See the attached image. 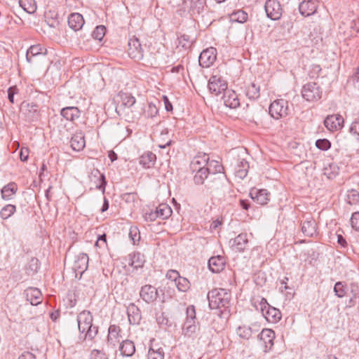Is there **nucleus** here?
<instances>
[{
    "label": "nucleus",
    "instance_id": "7c9ffc66",
    "mask_svg": "<svg viewBox=\"0 0 359 359\" xmlns=\"http://www.w3.org/2000/svg\"><path fill=\"white\" fill-rule=\"evenodd\" d=\"M195 171L196 172L194 177V181L196 184H204L210 176L205 167H198V169Z\"/></svg>",
    "mask_w": 359,
    "mask_h": 359
},
{
    "label": "nucleus",
    "instance_id": "0eeeda50",
    "mask_svg": "<svg viewBox=\"0 0 359 359\" xmlns=\"http://www.w3.org/2000/svg\"><path fill=\"white\" fill-rule=\"evenodd\" d=\"M208 88L211 93L218 95L224 93L227 89V83L218 76H212L208 81Z\"/></svg>",
    "mask_w": 359,
    "mask_h": 359
},
{
    "label": "nucleus",
    "instance_id": "9b49d317",
    "mask_svg": "<svg viewBox=\"0 0 359 359\" xmlns=\"http://www.w3.org/2000/svg\"><path fill=\"white\" fill-rule=\"evenodd\" d=\"M257 337L261 341H262L264 346V352H267L273 346L275 332L271 329H264L257 335Z\"/></svg>",
    "mask_w": 359,
    "mask_h": 359
},
{
    "label": "nucleus",
    "instance_id": "37998d69",
    "mask_svg": "<svg viewBox=\"0 0 359 359\" xmlns=\"http://www.w3.org/2000/svg\"><path fill=\"white\" fill-rule=\"evenodd\" d=\"M148 359H163L164 351L162 348H155L151 346L148 351Z\"/></svg>",
    "mask_w": 359,
    "mask_h": 359
},
{
    "label": "nucleus",
    "instance_id": "f8f14e48",
    "mask_svg": "<svg viewBox=\"0 0 359 359\" xmlns=\"http://www.w3.org/2000/svg\"><path fill=\"white\" fill-rule=\"evenodd\" d=\"M344 118L339 114L327 116L324 120L325 126L330 131L341 129L343 126Z\"/></svg>",
    "mask_w": 359,
    "mask_h": 359
},
{
    "label": "nucleus",
    "instance_id": "0e129e2a",
    "mask_svg": "<svg viewBox=\"0 0 359 359\" xmlns=\"http://www.w3.org/2000/svg\"><path fill=\"white\" fill-rule=\"evenodd\" d=\"M156 322L159 325H170L169 319L164 315V313H161V315L156 317Z\"/></svg>",
    "mask_w": 359,
    "mask_h": 359
},
{
    "label": "nucleus",
    "instance_id": "603ef678",
    "mask_svg": "<svg viewBox=\"0 0 359 359\" xmlns=\"http://www.w3.org/2000/svg\"><path fill=\"white\" fill-rule=\"evenodd\" d=\"M237 334L240 337L248 339L252 334V330L249 326H239L237 329Z\"/></svg>",
    "mask_w": 359,
    "mask_h": 359
},
{
    "label": "nucleus",
    "instance_id": "864d4df0",
    "mask_svg": "<svg viewBox=\"0 0 359 359\" xmlns=\"http://www.w3.org/2000/svg\"><path fill=\"white\" fill-rule=\"evenodd\" d=\"M92 175H93L95 177H98V179L100 182V183L97 185V188L100 190H102V191L104 192V189H105V187L107 185V182H106V180H105V176L103 173H100V172L96 169V170H94L93 172H92Z\"/></svg>",
    "mask_w": 359,
    "mask_h": 359
},
{
    "label": "nucleus",
    "instance_id": "473e14b6",
    "mask_svg": "<svg viewBox=\"0 0 359 359\" xmlns=\"http://www.w3.org/2000/svg\"><path fill=\"white\" fill-rule=\"evenodd\" d=\"M205 168L207 169L210 175L215 176H217L218 173L223 172L224 170L223 165L219 161L215 160L210 161L209 158Z\"/></svg>",
    "mask_w": 359,
    "mask_h": 359
},
{
    "label": "nucleus",
    "instance_id": "9d476101",
    "mask_svg": "<svg viewBox=\"0 0 359 359\" xmlns=\"http://www.w3.org/2000/svg\"><path fill=\"white\" fill-rule=\"evenodd\" d=\"M128 53L134 60H140L143 59V49L137 38L134 37L129 40Z\"/></svg>",
    "mask_w": 359,
    "mask_h": 359
},
{
    "label": "nucleus",
    "instance_id": "20e7f679",
    "mask_svg": "<svg viewBox=\"0 0 359 359\" xmlns=\"http://www.w3.org/2000/svg\"><path fill=\"white\" fill-rule=\"evenodd\" d=\"M269 114L275 119L285 117L289 114L288 102L284 99H278L269 106Z\"/></svg>",
    "mask_w": 359,
    "mask_h": 359
},
{
    "label": "nucleus",
    "instance_id": "393cba45",
    "mask_svg": "<svg viewBox=\"0 0 359 359\" xmlns=\"http://www.w3.org/2000/svg\"><path fill=\"white\" fill-rule=\"evenodd\" d=\"M70 146L74 151H79L83 149L86 146V141L83 133H76L72 135Z\"/></svg>",
    "mask_w": 359,
    "mask_h": 359
},
{
    "label": "nucleus",
    "instance_id": "6ab92c4d",
    "mask_svg": "<svg viewBox=\"0 0 359 359\" xmlns=\"http://www.w3.org/2000/svg\"><path fill=\"white\" fill-rule=\"evenodd\" d=\"M225 264V259L221 255L212 257L208 260V267L213 273L221 272L224 269Z\"/></svg>",
    "mask_w": 359,
    "mask_h": 359
},
{
    "label": "nucleus",
    "instance_id": "338daca9",
    "mask_svg": "<svg viewBox=\"0 0 359 359\" xmlns=\"http://www.w3.org/2000/svg\"><path fill=\"white\" fill-rule=\"evenodd\" d=\"M186 320H196V311L195 307L192 305L189 306L187 309V318Z\"/></svg>",
    "mask_w": 359,
    "mask_h": 359
},
{
    "label": "nucleus",
    "instance_id": "ddd939ff",
    "mask_svg": "<svg viewBox=\"0 0 359 359\" xmlns=\"http://www.w3.org/2000/svg\"><path fill=\"white\" fill-rule=\"evenodd\" d=\"M229 243L236 251L244 252L248 244V235L245 233H240L236 238L231 239Z\"/></svg>",
    "mask_w": 359,
    "mask_h": 359
},
{
    "label": "nucleus",
    "instance_id": "5701e85b",
    "mask_svg": "<svg viewBox=\"0 0 359 359\" xmlns=\"http://www.w3.org/2000/svg\"><path fill=\"white\" fill-rule=\"evenodd\" d=\"M223 177H219L215 175H210L209 179L203 184L205 188L211 194L215 191L219 189L224 182Z\"/></svg>",
    "mask_w": 359,
    "mask_h": 359
},
{
    "label": "nucleus",
    "instance_id": "6e6552de",
    "mask_svg": "<svg viewBox=\"0 0 359 359\" xmlns=\"http://www.w3.org/2000/svg\"><path fill=\"white\" fill-rule=\"evenodd\" d=\"M264 8L267 17L271 20H278L282 15L280 4L276 0H267Z\"/></svg>",
    "mask_w": 359,
    "mask_h": 359
},
{
    "label": "nucleus",
    "instance_id": "1a4fd4ad",
    "mask_svg": "<svg viewBox=\"0 0 359 359\" xmlns=\"http://www.w3.org/2000/svg\"><path fill=\"white\" fill-rule=\"evenodd\" d=\"M140 296L146 303L152 304L158 297V290L154 286L147 284L141 287Z\"/></svg>",
    "mask_w": 359,
    "mask_h": 359
},
{
    "label": "nucleus",
    "instance_id": "bf43d9fd",
    "mask_svg": "<svg viewBox=\"0 0 359 359\" xmlns=\"http://www.w3.org/2000/svg\"><path fill=\"white\" fill-rule=\"evenodd\" d=\"M8 99L9 102L13 104L14 102V95L19 93V90L16 86H11L8 88Z\"/></svg>",
    "mask_w": 359,
    "mask_h": 359
},
{
    "label": "nucleus",
    "instance_id": "e2e57ef3",
    "mask_svg": "<svg viewBox=\"0 0 359 359\" xmlns=\"http://www.w3.org/2000/svg\"><path fill=\"white\" fill-rule=\"evenodd\" d=\"M166 278L171 281L176 282L177 279L180 277V273L176 270H168L166 275Z\"/></svg>",
    "mask_w": 359,
    "mask_h": 359
},
{
    "label": "nucleus",
    "instance_id": "a878e982",
    "mask_svg": "<svg viewBox=\"0 0 359 359\" xmlns=\"http://www.w3.org/2000/svg\"><path fill=\"white\" fill-rule=\"evenodd\" d=\"M317 224L313 218H309L303 222L302 224V231L305 236L313 237L316 234Z\"/></svg>",
    "mask_w": 359,
    "mask_h": 359
},
{
    "label": "nucleus",
    "instance_id": "bb28decb",
    "mask_svg": "<svg viewBox=\"0 0 359 359\" xmlns=\"http://www.w3.org/2000/svg\"><path fill=\"white\" fill-rule=\"evenodd\" d=\"M299 10L303 16H310L316 13V4L313 1H303L299 4Z\"/></svg>",
    "mask_w": 359,
    "mask_h": 359
},
{
    "label": "nucleus",
    "instance_id": "8fccbe9b",
    "mask_svg": "<svg viewBox=\"0 0 359 359\" xmlns=\"http://www.w3.org/2000/svg\"><path fill=\"white\" fill-rule=\"evenodd\" d=\"M158 109L154 102H149L146 109H144V115L147 118H153L157 116Z\"/></svg>",
    "mask_w": 359,
    "mask_h": 359
},
{
    "label": "nucleus",
    "instance_id": "aec40b11",
    "mask_svg": "<svg viewBox=\"0 0 359 359\" xmlns=\"http://www.w3.org/2000/svg\"><path fill=\"white\" fill-rule=\"evenodd\" d=\"M26 299L33 306H36L42 302L41 292L36 287H29L25 291Z\"/></svg>",
    "mask_w": 359,
    "mask_h": 359
},
{
    "label": "nucleus",
    "instance_id": "c9c22d12",
    "mask_svg": "<svg viewBox=\"0 0 359 359\" xmlns=\"http://www.w3.org/2000/svg\"><path fill=\"white\" fill-rule=\"evenodd\" d=\"M209 156L207 154L196 156L191 163V168L194 172L198 167H205L208 163Z\"/></svg>",
    "mask_w": 359,
    "mask_h": 359
},
{
    "label": "nucleus",
    "instance_id": "39448f33",
    "mask_svg": "<svg viewBox=\"0 0 359 359\" xmlns=\"http://www.w3.org/2000/svg\"><path fill=\"white\" fill-rule=\"evenodd\" d=\"M302 95L306 101L315 102L321 98L322 90L316 83H308L303 86Z\"/></svg>",
    "mask_w": 359,
    "mask_h": 359
},
{
    "label": "nucleus",
    "instance_id": "c85d7f7f",
    "mask_svg": "<svg viewBox=\"0 0 359 359\" xmlns=\"http://www.w3.org/2000/svg\"><path fill=\"white\" fill-rule=\"evenodd\" d=\"M46 55L47 50L40 44L31 46L26 53V60L28 62H32V57L39 55Z\"/></svg>",
    "mask_w": 359,
    "mask_h": 359
},
{
    "label": "nucleus",
    "instance_id": "f03ea898",
    "mask_svg": "<svg viewBox=\"0 0 359 359\" xmlns=\"http://www.w3.org/2000/svg\"><path fill=\"white\" fill-rule=\"evenodd\" d=\"M93 315L89 311H83L77 316L79 332L86 333V338L93 339L98 333V327L93 325Z\"/></svg>",
    "mask_w": 359,
    "mask_h": 359
},
{
    "label": "nucleus",
    "instance_id": "c03bdc74",
    "mask_svg": "<svg viewBox=\"0 0 359 359\" xmlns=\"http://www.w3.org/2000/svg\"><path fill=\"white\" fill-rule=\"evenodd\" d=\"M324 175L329 179L334 178L339 173V167L335 163H330L324 168Z\"/></svg>",
    "mask_w": 359,
    "mask_h": 359
},
{
    "label": "nucleus",
    "instance_id": "13d9d810",
    "mask_svg": "<svg viewBox=\"0 0 359 359\" xmlns=\"http://www.w3.org/2000/svg\"><path fill=\"white\" fill-rule=\"evenodd\" d=\"M349 132L351 134L357 135L359 138V116L355 118L354 121L352 122L351 127L349 128Z\"/></svg>",
    "mask_w": 359,
    "mask_h": 359
},
{
    "label": "nucleus",
    "instance_id": "a19ab883",
    "mask_svg": "<svg viewBox=\"0 0 359 359\" xmlns=\"http://www.w3.org/2000/svg\"><path fill=\"white\" fill-rule=\"evenodd\" d=\"M40 267V263L38 259L35 257L31 258L27 266L26 267V273L29 276H33L38 272Z\"/></svg>",
    "mask_w": 359,
    "mask_h": 359
},
{
    "label": "nucleus",
    "instance_id": "423d86ee",
    "mask_svg": "<svg viewBox=\"0 0 359 359\" xmlns=\"http://www.w3.org/2000/svg\"><path fill=\"white\" fill-rule=\"evenodd\" d=\"M217 58V49L210 47L203 50L198 57L199 65L203 68L210 67L215 62Z\"/></svg>",
    "mask_w": 359,
    "mask_h": 359
},
{
    "label": "nucleus",
    "instance_id": "e433bc0d",
    "mask_svg": "<svg viewBox=\"0 0 359 359\" xmlns=\"http://www.w3.org/2000/svg\"><path fill=\"white\" fill-rule=\"evenodd\" d=\"M156 155L151 151H148L142 154L140 159V163L144 168H149L154 165L156 161Z\"/></svg>",
    "mask_w": 359,
    "mask_h": 359
},
{
    "label": "nucleus",
    "instance_id": "09e8293b",
    "mask_svg": "<svg viewBox=\"0 0 359 359\" xmlns=\"http://www.w3.org/2000/svg\"><path fill=\"white\" fill-rule=\"evenodd\" d=\"M175 285L180 292H187L190 288V283L189 280L181 276L175 283Z\"/></svg>",
    "mask_w": 359,
    "mask_h": 359
},
{
    "label": "nucleus",
    "instance_id": "de8ad7c7",
    "mask_svg": "<svg viewBox=\"0 0 359 359\" xmlns=\"http://www.w3.org/2000/svg\"><path fill=\"white\" fill-rule=\"evenodd\" d=\"M16 210V207L14 205L8 204L5 205L0 212V217L3 219L9 218Z\"/></svg>",
    "mask_w": 359,
    "mask_h": 359
},
{
    "label": "nucleus",
    "instance_id": "680f3d73",
    "mask_svg": "<svg viewBox=\"0 0 359 359\" xmlns=\"http://www.w3.org/2000/svg\"><path fill=\"white\" fill-rule=\"evenodd\" d=\"M129 236L133 242V244H135L136 242H138L140 239V233L137 228H130L129 232Z\"/></svg>",
    "mask_w": 359,
    "mask_h": 359
},
{
    "label": "nucleus",
    "instance_id": "4be33fe9",
    "mask_svg": "<svg viewBox=\"0 0 359 359\" xmlns=\"http://www.w3.org/2000/svg\"><path fill=\"white\" fill-rule=\"evenodd\" d=\"M248 169V162L244 158H241L238 156L237 163L234 168L236 176L241 180L244 179L247 176Z\"/></svg>",
    "mask_w": 359,
    "mask_h": 359
},
{
    "label": "nucleus",
    "instance_id": "58836bf2",
    "mask_svg": "<svg viewBox=\"0 0 359 359\" xmlns=\"http://www.w3.org/2000/svg\"><path fill=\"white\" fill-rule=\"evenodd\" d=\"M260 88L259 86L256 85L255 83H251L246 88V96L250 100H257L259 97Z\"/></svg>",
    "mask_w": 359,
    "mask_h": 359
},
{
    "label": "nucleus",
    "instance_id": "69168bd1",
    "mask_svg": "<svg viewBox=\"0 0 359 359\" xmlns=\"http://www.w3.org/2000/svg\"><path fill=\"white\" fill-rule=\"evenodd\" d=\"M91 357L93 359H108V357L104 353L97 349H94L92 351Z\"/></svg>",
    "mask_w": 359,
    "mask_h": 359
},
{
    "label": "nucleus",
    "instance_id": "6e6d98bb",
    "mask_svg": "<svg viewBox=\"0 0 359 359\" xmlns=\"http://www.w3.org/2000/svg\"><path fill=\"white\" fill-rule=\"evenodd\" d=\"M316 146L320 150L326 151L330 148L331 143L327 139H319L316 140Z\"/></svg>",
    "mask_w": 359,
    "mask_h": 359
},
{
    "label": "nucleus",
    "instance_id": "5fc2aeb1",
    "mask_svg": "<svg viewBox=\"0 0 359 359\" xmlns=\"http://www.w3.org/2000/svg\"><path fill=\"white\" fill-rule=\"evenodd\" d=\"M346 201L350 205H354L359 201V194L355 190H351L347 195Z\"/></svg>",
    "mask_w": 359,
    "mask_h": 359
},
{
    "label": "nucleus",
    "instance_id": "7ed1b4c3",
    "mask_svg": "<svg viewBox=\"0 0 359 359\" xmlns=\"http://www.w3.org/2000/svg\"><path fill=\"white\" fill-rule=\"evenodd\" d=\"M256 309H259L265 319L271 323H278L282 317L281 312L276 308L270 306L265 298H262L259 302V306L255 305Z\"/></svg>",
    "mask_w": 359,
    "mask_h": 359
},
{
    "label": "nucleus",
    "instance_id": "412c9836",
    "mask_svg": "<svg viewBox=\"0 0 359 359\" xmlns=\"http://www.w3.org/2000/svg\"><path fill=\"white\" fill-rule=\"evenodd\" d=\"M60 115L66 120L74 122L80 118L81 111L76 107H67L61 109Z\"/></svg>",
    "mask_w": 359,
    "mask_h": 359
},
{
    "label": "nucleus",
    "instance_id": "a18cd8bd",
    "mask_svg": "<svg viewBox=\"0 0 359 359\" xmlns=\"http://www.w3.org/2000/svg\"><path fill=\"white\" fill-rule=\"evenodd\" d=\"M120 97L121 100V106L125 107H131L135 104L136 102L135 97H133L131 94L121 93L120 95Z\"/></svg>",
    "mask_w": 359,
    "mask_h": 359
},
{
    "label": "nucleus",
    "instance_id": "2eb2a0df",
    "mask_svg": "<svg viewBox=\"0 0 359 359\" xmlns=\"http://www.w3.org/2000/svg\"><path fill=\"white\" fill-rule=\"evenodd\" d=\"M224 104L230 109H236L240 106V102L236 93L233 90H227L222 96Z\"/></svg>",
    "mask_w": 359,
    "mask_h": 359
},
{
    "label": "nucleus",
    "instance_id": "3c124183",
    "mask_svg": "<svg viewBox=\"0 0 359 359\" xmlns=\"http://www.w3.org/2000/svg\"><path fill=\"white\" fill-rule=\"evenodd\" d=\"M106 34V27L103 25H97L92 32V37L97 41H102Z\"/></svg>",
    "mask_w": 359,
    "mask_h": 359
},
{
    "label": "nucleus",
    "instance_id": "c756f323",
    "mask_svg": "<svg viewBox=\"0 0 359 359\" xmlns=\"http://www.w3.org/2000/svg\"><path fill=\"white\" fill-rule=\"evenodd\" d=\"M25 114L29 121H37L40 116L39 106L34 103H27Z\"/></svg>",
    "mask_w": 359,
    "mask_h": 359
},
{
    "label": "nucleus",
    "instance_id": "49530a36",
    "mask_svg": "<svg viewBox=\"0 0 359 359\" xmlns=\"http://www.w3.org/2000/svg\"><path fill=\"white\" fill-rule=\"evenodd\" d=\"M346 285L342 281L337 282L334 286V292L339 298H342L346 295Z\"/></svg>",
    "mask_w": 359,
    "mask_h": 359
},
{
    "label": "nucleus",
    "instance_id": "72a5a7b5",
    "mask_svg": "<svg viewBox=\"0 0 359 359\" xmlns=\"http://www.w3.org/2000/svg\"><path fill=\"white\" fill-rule=\"evenodd\" d=\"M18 190L17 184L14 182H11L4 186L1 189V196L4 200H11L15 194Z\"/></svg>",
    "mask_w": 359,
    "mask_h": 359
},
{
    "label": "nucleus",
    "instance_id": "a211bd4d",
    "mask_svg": "<svg viewBox=\"0 0 359 359\" xmlns=\"http://www.w3.org/2000/svg\"><path fill=\"white\" fill-rule=\"evenodd\" d=\"M177 40H178V46L182 47L184 50H188L191 48L192 45L195 43L196 40V36L195 34H187L185 33L178 32Z\"/></svg>",
    "mask_w": 359,
    "mask_h": 359
},
{
    "label": "nucleus",
    "instance_id": "4468645a",
    "mask_svg": "<svg viewBox=\"0 0 359 359\" xmlns=\"http://www.w3.org/2000/svg\"><path fill=\"white\" fill-rule=\"evenodd\" d=\"M251 198L258 204L266 205L270 200V193L266 189H252L250 191Z\"/></svg>",
    "mask_w": 359,
    "mask_h": 359
},
{
    "label": "nucleus",
    "instance_id": "f257e3e1",
    "mask_svg": "<svg viewBox=\"0 0 359 359\" xmlns=\"http://www.w3.org/2000/svg\"><path fill=\"white\" fill-rule=\"evenodd\" d=\"M231 292L223 288H215L208 294L209 307L218 310L217 315L220 318L227 319L230 313Z\"/></svg>",
    "mask_w": 359,
    "mask_h": 359
},
{
    "label": "nucleus",
    "instance_id": "4c0bfd02",
    "mask_svg": "<svg viewBox=\"0 0 359 359\" xmlns=\"http://www.w3.org/2000/svg\"><path fill=\"white\" fill-rule=\"evenodd\" d=\"M248 20V13L243 10H238L229 15L231 22H246Z\"/></svg>",
    "mask_w": 359,
    "mask_h": 359
},
{
    "label": "nucleus",
    "instance_id": "dca6fc26",
    "mask_svg": "<svg viewBox=\"0 0 359 359\" xmlns=\"http://www.w3.org/2000/svg\"><path fill=\"white\" fill-rule=\"evenodd\" d=\"M127 315L130 324L138 325L142 319L140 309L134 304L130 303L127 307Z\"/></svg>",
    "mask_w": 359,
    "mask_h": 359
},
{
    "label": "nucleus",
    "instance_id": "4d7b16f0",
    "mask_svg": "<svg viewBox=\"0 0 359 359\" xmlns=\"http://www.w3.org/2000/svg\"><path fill=\"white\" fill-rule=\"evenodd\" d=\"M67 22H84V19L81 14L72 13L68 16Z\"/></svg>",
    "mask_w": 359,
    "mask_h": 359
},
{
    "label": "nucleus",
    "instance_id": "774afa93",
    "mask_svg": "<svg viewBox=\"0 0 359 359\" xmlns=\"http://www.w3.org/2000/svg\"><path fill=\"white\" fill-rule=\"evenodd\" d=\"M157 218H159L158 216V213L156 210L153 211H150L149 212H146L144 215V219L147 222H153L156 220Z\"/></svg>",
    "mask_w": 359,
    "mask_h": 359
},
{
    "label": "nucleus",
    "instance_id": "b1692460",
    "mask_svg": "<svg viewBox=\"0 0 359 359\" xmlns=\"http://www.w3.org/2000/svg\"><path fill=\"white\" fill-rule=\"evenodd\" d=\"M88 266V256L86 253H80L77 255L76 259L74 263V269L82 274L87 269Z\"/></svg>",
    "mask_w": 359,
    "mask_h": 359
},
{
    "label": "nucleus",
    "instance_id": "2f4dec72",
    "mask_svg": "<svg viewBox=\"0 0 359 359\" xmlns=\"http://www.w3.org/2000/svg\"><path fill=\"white\" fill-rule=\"evenodd\" d=\"M129 264L135 269L141 268L145 262L144 255L139 252H133L129 255Z\"/></svg>",
    "mask_w": 359,
    "mask_h": 359
},
{
    "label": "nucleus",
    "instance_id": "f704fd0d",
    "mask_svg": "<svg viewBox=\"0 0 359 359\" xmlns=\"http://www.w3.org/2000/svg\"><path fill=\"white\" fill-rule=\"evenodd\" d=\"M198 327V323L195 320H186L183 325V332L185 336L191 337L196 333Z\"/></svg>",
    "mask_w": 359,
    "mask_h": 359
},
{
    "label": "nucleus",
    "instance_id": "ea45409f",
    "mask_svg": "<svg viewBox=\"0 0 359 359\" xmlns=\"http://www.w3.org/2000/svg\"><path fill=\"white\" fill-rule=\"evenodd\" d=\"M156 210L158 217L162 219H168L172 212L171 208L165 203L160 204Z\"/></svg>",
    "mask_w": 359,
    "mask_h": 359
},
{
    "label": "nucleus",
    "instance_id": "052dcab7",
    "mask_svg": "<svg viewBox=\"0 0 359 359\" xmlns=\"http://www.w3.org/2000/svg\"><path fill=\"white\" fill-rule=\"evenodd\" d=\"M351 224L353 229L359 231V212H354L352 215Z\"/></svg>",
    "mask_w": 359,
    "mask_h": 359
},
{
    "label": "nucleus",
    "instance_id": "f3484780",
    "mask_svg": "<svg viewBox=\"0 0 359 359\" xmlns=\"http://www.w3.org/2000/svg\"><path fill=\"white\" fill-rule=\"evenodd\" d=\"M121 331V330L118 325H111L109 326L107 336V346L109 347L112 348L116 347V343L119 341Z\"/></svg>",
    "mask_w": 359,
    "mask_h": 359
},
{
    "label": "nucleus",
    "instance_id": "cd10ccee",
    "mask_svg": "<svg viewBox=\"0 0 359 359\" xmlns=\"http://www.w3.org/2000/svg\"><path fill=\"white\" fill-rule=\"evenodd\" d=\"M119 351L123 356H133L135 352V346L134 342L129 339L123 340L120 344Z\"/></svg>",
    "mask_w": 359,
    "mask_h": 359
},
{
    "label": "nucleus",
    "instance_id": "79ce46f5",
    "mask_svg": "<svg viewBox=\"0 0 359 359\" xmlns=\"http://www.w3.org/2000/svg\"><path fill=\"white\" fill-rule=\"evenodd\" d=\"M19 4L23 10L29 14L34 13L36 10L34 0H19Z\"/></svg>",
    "mask_w": 359,
    "mask_h": 359
}]
</instances>
